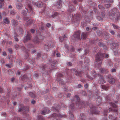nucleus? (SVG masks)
Listing matches in <instances>:
<instances>
[{
    "label": "nucleus",
    "instance_id": "obj_1",
    "mask_svg": "<svg viewBox=\"0 0 120 120\" xmlns=\"http://www.w3.org/2000/svg\"><path fill=\"white\" fill-rule=\"evenodd\" d=\"M108 14L109 18L111 19L114 20L115 18V22H117L120 19V13L116 8L112 9L109 12Z\"/></svg>",
    "mask_w": 120,
    "mask_h": 120
},
{
    "label": "nucleus",
    "instance_id": "obj_15",
    "mask_svg": "<svg viewBox=\"0 0 120 120\" xmlns=\"http://www.w3.org/2000/svg\"><path fill=\"white\" fill-rule=\"evenodd\" d=\"M51 116L53 117V120H60L58 118V115L55 113H53L51 115Z\"/></svg>",
    "mask_w": 120,
    "mask_h": 120
},
{
    "label": "nucleus",
    "instance_id": "obj_12",
    "mask_svg": "<svg viewBox=\"0 0 120 120\" xmlns=\"http://www.w3.org/2000/svg\"><path fill=\"white\" fill-rule=\"evenodd\" d=\"M12 25L14 27L16 26L18 24V22L16 20L13 19L11 21Z\"/></svg>",
    "mask_w": 120,
    "mask_h": 120
},
{
    "label": "nucleus",
    "instance_id": "obj_46",
    "mask_svg": "<svg viewBox=\"0 0 120 120\" xmlns=\"http://www.w3.org/2000/svg\"><path fill=\"white\" fill-rule=\"evenodd\" d=\"M74 103H72L71 104L69 107V108H71V109H73L74 108Z\"/></svg>",
    "mask_w": 120,
    "mask_h": 120
},
{
    "label": "nucleus",
    "instance_id": "obj_41",
    "mask_svg": "<svg viewBox=\"0 0 120 120\" xmlns=\"http://www.w3.org/2000/svg\"><path fill=\"white\" fill-rule=\"evenodd\" d=\"M112 25L114 29H119V26L117 25L113 24H112Z\"/></svg>",
    "mask_w": 120,
    "mask_h": 120
},
{
    "label": "nucleus",
    "instance_id": "obj_37",
    "mask_svg": "<svg viewBox=\"0 0 120 120\" xmlns=\"http://www.w3.org/2000/svg\"><path fill=\"white\" fill-rule=\"evenodd\" d=\"M98 8L101 11L105 9L102 5L101 4L98 5Z\"/></svg>",
    "mask_w": 120,
    "mask_h": 120
},
{
    "label": "nucleus",
    "instance_id": "obj_34",
    "mask_svg": "<svg viewBox=\"0 0 120 120\" xmlns=\"http://www.w3.org/2000/svg\"><path fill=\"white\" fill-rule=\"evenodd\" d=\"M102 87L103 89L105 90H107L109 89V87L108 86H106L103 85H102Z\"/></svg>",
    "mask_w": 120,
    "mask_h": 120
},
{
    "label": "nucleus",
    "instance_id": "obj_52",
    "mask_svg": "<svg viewBox=\"0 0 120 120\" xmlns=\"http://www.w3.org/2000/svg\"><path fill=\"white\" fill-rule=\"evenodd\" d=\"M97 19L99 21L103 20V19L99 16H98L97 17Z\"/></svg>",
    "mask_w": 120,
    "mask_h": 120
},
{
    "label": "nucleus",
    "instance_id": "obj_64",
    "mask_svg": "<svg viewBox=\"0 0 120 120\" xmlns=\"http://www.w3.org/2000/svg\"><path fill=\"white\" fill-rule=\"evenodd\" d=\"M114 54L115 55H118L119 54V52L118 51L114 52Z\"/></svg>",
    "mask_w": 120,
    "mask_h": 120
},
{
    "label": "nucleus",
    "instance_id": "obj_58",
    "mask_svg": "<svg viewBox=\"0 0 120 120\" xmlns=\"http://www.w3.org/2000/svg\"><path fill=\"white\" fill-rule=\"evenodd\" d=\"M26 78V80H27V77H26V75H24L22 77V79L23 80H25V79H24V78Z\"/></svg>",
    "mask_w": 120,
    "mask_h": 120
},
{
    "label": "nucleus",
    "instance_id": "obj_4",
    "mask_svg": "<svg viewBox=\"0 0 120 120\" xmlns=\"http://www.w3.org/2000/svg\"><path fill=\"white\" fill-rule=\"evenodd\" d=\"M80 31H78L75 32L72 37V39L74 41H77L80 39Z\"/></svg>",
    "mask_w": 120,
    "mask_h": 120
},
{
    "label": "nucleus",
    "instance_id": "obj_45",
    "mask_svg": "<svg viewBox=\"0 0 120 120\" xmlns=\"http://www.w3.org/2000/svg\"><path fill=\"white\" fill-rule=\"evenodd\" d=\"M63 76V75H62V74H59L57 76V78H58L59 79V80H60V79H61L60 78L61 77H62Z\"/></svg>",
    "mask_w": 120,
    "mask_h": 120
},
{
    "label": "nucleus",
    "instance_id": "obj_3",
    "mask_svg": "<svg viewBox=\"0 0 120 120\" xmlns=\"http://www.w3.org/2000/svg\"><path fill=\"white\" fill-rule=\"evenodd\" d=\"M74 100L76 102V105L78 106L79 108H82L84 107V101L79 100V98L76 95L74 98Z\"/></svg>",
    "mask_w": 120,
    "mask_h": 120
},
{
    "label": "nucleus",
    "instance_id": "obj_30",
    "mask_svg": "<svg viewBox=\"0 0 120 120\" xmlns=\"http://www.w3.org/2000/svg\"><path fill=\"white\" fill-rule=\"evenodd\" d=\"M33 21L31 19H29V20L27 21V25H30L33 22Z\"/></svg>",
    "mask_w": 120,
    "mask_h": 120
},
{
    "label": "nucleus",
    "instance_id": "obj_59",
    "mask_svg": "<svg viewBox=\"0 0 120 120\" xmlns=\"http://www.w3.org/2000/svg\"><path fill=\"white\" fill-rule=\"evenodd\" d=\"M15 48L17 50V49H18L20 47L17 44L15 45Z\"/></svg>",
    "mask_w": 120,
    "mask_h": 120
},
{
    "label": "nucleus",
    "instance_id": "obj_44",
    "mask_svg": "<svg viewBox=\"0 0 120 120\" xmlns=\"http://www.w3.org/2000/svg\"><path fill=\"white\" fill-rule=\"evenodd\" d=\"M97 32L99 36L101 35L102 34V32L99 30H97Z\"/></svg>",
    "mask_w": 120,
    "mask_h": 120
},
{
    "label": "nucleus",
    "instance_id": "obj_20",
    "mask_svg": "<svg viewBox=\"0 0 120 120\" xmlns=\"http://www.w3.org/2000/svg\"><path fill=\"white\" fill-rule=\"evenodd\" d=\"M74 7L72 5H70L69 7V11L70 12H72L74 10Z\"/></svg>",
    "mask_w": 120,
    "mask_h": 120
},
{
    "label": "nucleus",
    "instance_id": "obj_38",
    "mask_svg": "<svg viewBox=\"0 0 120 120\" xmlns=\"http://www.w3.org/2000/svg\"><path fill=\"white\" fill-rule=\"evenodd\" d=\"M115 80L114 78H111L109 80V82L110 83H113L115 82Z\"/></svg>",
    "mask_w": 120,
    "mask_h": 120
},
{
    "label": "nucleus",
    "instance_id": "obj_24",
    "mask_svg": "<svg viewBox=\"0 0 120 120\" xmlns=\"http://www.w3.org/2000/svg\"><path fill=\"white\" fill-rule=\"evenodd\" d=\"M28 11V10L26 8V10H23L22 11V14L23 15V16H26L27 12Z\"/></svg>",
    "mask_w": 120,
    "mask_h": 120
},
{
    "label": "nucleus",
    "instance_id": "obj_33",
    "mask_svg": "<svg viewBox=\"0 0 120 120\" xmlns=\"http://www.w3.org/2000/svg\"><path fill=\"white\" fill-rule=\"evenodd\" d=\"M102 1H104V2L105 3H112L113 2V0H103Z\"/></svg>",
    "mask_w": 120,
    "mask_h": 120
},
{
    "label": "nucleus",
    "instance_id": "obj_7",
    "mask_svg": "<svg viewBox=\"0 0 120 120\" xmlns=\"http://www.w3.org/2000/svg\"><path fill=\"white\" fill-rule=\"evenodd\" d=\"M73 71H74V74L76 75L77 76H81L82 73V71H79L75 70V69L73 70Z\"/></svg>",
    "mask_w": 120,
    "mask_h": 120
},
{
    "label": "nucleus",
    "instance_id": "obj_49",
    "mask_svg": "<svg viewBox=\"0 0 120 120\" xmlns=\"http://www.w3.org/2000/svg\"><path fill=\"white\" fill-rule=\"evenodd\" d=\"M47 57V55L46 54H43L42 56V58L43 59H45Z\"/></svg>",
    "mask_w": 120,
    "mask_h": 120
},
{
    "label": "nucleus",
    "instance_id": "obj_9",
    "mask_svg": "<svg viewBox=\"0 0 120 120\" xmlns=\"http://www.w3.org/2000/svg\"><path fill=\"white\" fill-rule=\"evenodd\" d=\"M62 2L61 0H58L57 2L55 4V5L57 7L58 9H59L61 6Z\"/></svg>",
    "mask_w": 120,
    "mask_h": 120
},
{
    "label": "nucleus",
    "instance_id": "obj_21",
    "mask_svg": "<svg viewBox=\"0 0 120 120\" xmlns=\"http://www.w3.org/2000/svg\"><path fill=\"white\" fill-rule=\"evenodd\" d=\"M101 72L103 73H107L108 72V70L105 68H101Z\"/></svg>",
    "mask_w": 120,
    "mask_h": 120
},
{
    "label": "nucleus",
    "instance_id": "obj_22",
    "mask_svg": "<svg viewBox=\"0 0 120 120\" xmlns=\"http://www.w3.org/2000/svg\"><path fill=\"white\" fill-rule=\"evenodd\" d=\"M35 4L38 7L41 8L43 6L42 3L40 2L36 3Z\"/></svg>",
    "mask_w": 120,
    "mask_h": 120
},
{
    "label": "nucleus",
    "instance_id": "obj_10",
    "mask_svg": "<svg viewBox=\"0 0 120 120\" xmlns=\"http://www.w3.org/2000/svg\"><path fill=\"white\" fill-rule=\"evenodd\" d=\"M50 111L49 109L47 108H45L44 109L43 111L41 112V114L42 115H45V114L49 113Z\"/></svg>",
    "mask_w": 120,
    "mask_h": 120
},
{
    "label": "nucleus",
    "instance_id": "obj_60",
    "mask_svg": "<svg viewBox=\"0 0 120 120\" xmlns=\"http://www.w3.org/2000/svg\"><path fill=\"white\" fill-rule=\"evenodd\" d=\"M111 71L112 72H115L116 71V69L114 68H112L111 69Z\"/></svg>",
    "mask_w": 120,
    "mask_h": 120
},
{
    "label": "nucleus",
    "instance_id": "obj_26",
    "mask_svg": "<svg viewBox=\"0 0 120 120\" xmlns=\"http://www.w3.org/2000/svg\"><path fill=\"white\" fill-rule=\"evenodd\" d=\"M56 80L58 81L60 83V84H61L62 85L64 84H65V82L63 81L62 79H60L59 80V79L58 78L56 79Z\"/></svg>",
    "mask_w": 120,
    "mask_h": 120
},
{
    "label": "nucleus",
    "instance_id": "obj_62",
    "mask_svg": "<svg viewBox=\"0 0 120 120\" xmlns=\"http://www.w3.org/2000/svg\"><path fill=\"white\" fill-rule=\"evenodd\" d=\"M22 65V63L20 61H19V62L18 63V62L17 65L20 66Z\"/></svg>",
    "mask_w": 120,
    "mask_h": 120
},
{
    "label": "nucleus",
    "instance_id": "obj_17",
    "mask_svg": "<svg viewBox=\"0 0 120 120\" xmlns=\"http://www.w3.org/2000/svg\"><path fill=\"white\" fill-rule=\"evenodd\" d=\"M16 6L17 9H20L22 7L23 5L21 3H19L16 4Z\"/></svg>",
    "mask_w": 120,
    "mask_h": 120
},
{
    "label": "nucleus",
    "instance_id": "obj_39",
    "mask_svg": "<svg viewBox=\"0 0 120 120\" xmlns=\"http://www.w3.org/2000/svg\"><path fill=\"white\" fill-rule=\"evenodd\" d=\"M109 104L111 106L113 107L116 108L117 106V105H116L113 102H110Z\"/></svg>",
    "mask_w": 120,
    "mask_h": 120
},
{
    "label": "nucleus",
    "instance_id": "obj_13",
    "mask_svg": "<svg viewBox=\"0 0 120 120\" xmlns=\"http://www.w3.org/2000/svg\"><path fill=\"white\" fill-rule=\"evenodd\" d=\"M95 98L97 101L98 103H100L101 102V99L100 97L97 94H95Z\"/></svg>",
    "mask_w": 120,
    "mask_h": 120
},
{
    "label": "nucleus",
    "instance_id": "obj_55",
    "mask_svg": "<svg viewBox=\"0 0 120 120\" xmlns=\"http://www.w3.org/2000/svg\"><path fill=\"white\" fill-rule=\"evenodd\" d=\"M98 44L100 46L103 47L104 45L101 42L99 43Z\"/></svg>",
    "mask_w": 120,
    "mask_h": 120
},
{
    "label": "nucleus",
    "instance_id": "obj_32",
    "mask_svg": "<svg viewBox=\"0 0 120 120\" xmlns=\"http://www.w3.org/2000/svg\"><path fill=\"white\" fill-rule=\"evenodd\" d=\"M56 61H54L52 62L51 65L52 68L56 67Z\"/></svg>",
    "mask_w": 120,
    "mask_h": 120
},
{
    "label": "nucleus",
    "instance_id": "obj_16",
    "mask_svg": "<svg viewBox=\"0 0 120 120\" xmlns=\"http://www.w3.org/2000/svg\"><path fill=\"white\" fill-rule=\"evenodd\" d=\"M67 38V35H64L62 36H60L59 38V40L60 41L62 42H63L64 39Z\"/></svg>",
    "mask_w": 120,
    "mask_h": 120
},
{
    "label": "nucleus",
    "instance_id": "obj_61",
    "mask_svg": "<svg viewBox=\"0 0 120 120\" xmlns=\"http://www.w3.org/2000/svg\"><path fill=\"white\" fill-rule=\"evenodd\" d=\"M36 52V51L35 49H32L31 51V53H34Z\"/></svg>",
    "mask_w": 120,
    "mask_h": 120
},
{
    "label": "nucleus",
    "instance_id": "obj_14",
    "mask_svg": "<svg viewBox=\"0 0 120 120\" xmlns=\"http://www.w3.org/2000/svg\"><path fill=\"white\" fill-rule=\"evenodd\" d=\"M100 80L98 81L99 83L100 84H103L105 82V81L104 80L103 76L101 75H100Z\"/></svg>",
    "mask_w": 120,
    "mask_h": 120
},
{
    "label": "nucleus",
    "instance_id": "obj_47",
    "mask_svg": "<svg viewBox=\"0 0 120 120\" xmlns=\"http://www.w3.org/2000/svg\"><path fill=\"white\" fill-rule=\"evenodd\" d=\"M70 117L71 119H73L74 118V115L71 113H69Z\"/></svg>",
    "mask_w": 120,
    "mask_h": 120
},
{
    "label": "nucleus",
    "instance_id": "obj_57",
    "mask_svg": "<svg viewBox=\"0 0 120 120\" xmlns=\"http://www.w3.org/2000/svg\"><path fill=\"white\" fill-rule=\"evenodd\" d=\"M16 18L18 20H20V18L19 15H17L16 16Z\"/></svg>",
    "mask_w": 120,
    "mask_h": 120
},
{
    "label": "nucleus",
    "instance_id": "obj_11",
    "mask_svg": "<svg viewBox=\"0 0 120 120\" xmlns=\"http://www.w3.org/2000/svg\"><path fill=\"white\" fill-rule=\"evenodd\" d=\"M88 33L87 32H83L82 34L81 38L82 39L85 40L87 37Z\"/></svg>",
    "mask_w": 120,
    "mask_h": 120
},
{
    "label": "nucleus",
    "instance_id": "obj_43",
    "mask_svg": "<svg viewBox=\"0 0 120 120\" xmlns=\"http://www.w3.org/2000/svg\"><path fill=\"white\" fill-rule=\"evenodd\" d=\"M108 111V110H107L106 109H105L104 110L103 112V115L104 116H107V113Z\"/></svg>",
    "mask_w": 120,
    "mask_h": 120
},
{
    "label": "nucleus",
    "instance_id": "obj_48",
    "mask_svg": "<svg viewBox=\"0 0 120 120\" xmlns=\"http://www.w3.org/2000/svg\"><path fill=\"white\" fill-rule=\"evenodd\" d=\"M104 34L106 37H107V38H109V33H108L106 31L104 32Z\"/></svg>",
    "mask_w": 120,
    "mask_h": 120
},
{
    "label": "nucleus",
    "instance_id": "obj_29",
    "mask_svg": "<svg viewBox=\"0 0 120 120\" xmlns=\"http://www.w3.org/2000/svg\"><path fill=\"white\" fill-rule=\"evenodd\" d=\"M59 15V14L57 12H54L53 13L52 15H51V17L53 18L58 16Z\"/></svg>",
    "mask_w": 120,
    "mask_h": 120
},
{
    "label": "nucleus",
    "instance_id": "obj_54",
    "mask_svg": "<svg viewBox=\"0 0 120 120\" xmlns=\"http://www.w3.org/2000/svg\"><path fill=\"white\" fill-rule=\"evenodd\" d=\"M44 48L46 50H48V47L47 45H45L44 46Z\"/></svg>",
    "mask_w": 120,
    "mask_h": 120
},
{
    "label": "nucleus",
    "instance_id": "obj_36",
    "mask_svg": "<svg viewBox=\"0 0 120 120\" xmlns=\"http://www.w3.org/2000/svg\"><path fill=\"white\" fill-rule=\"evenodd\" d=\"M16 12L14 10H11L10 12V15H14L16 14Z\"/></svg>",
    "mask_w": 120,
    "mask_h": 120
},
{
    "label": "nucleus",
    "instance_id": "obj_6",
    "mask_svg": "<svg viewBox=\"0 0 120 120\" xmlns=\"http://www.w3.org/2000/svg\"><path fill=\"white\" fill-rule=\"evenodd\" d=\"M89 107L90 109H91L90 112L92 114H97L98 113L96 111V108L94 106L92 105L91 104L89 105Z\"/></svg>",
    "mask_w": 120,
    "mask_h": 120
},
{
    "label": "nucleus",
    "instance_id": "obj_56",
    "mask_svg": "<svg viewBox=\"0 0 120 120\" xmlns=\"http://www.w3.org/2000/svg\"><path fill=\"white\" fill-rule=\"evenodd\" d=\"M109 32L112 35H114L115 34V32L113 30H111Z\"/></svg>",
    "mask_w": 120,
    "mask_h": 120
},
{
    "label": "nucleus",
    "instance_id": "obj_2",
    "mask_svg": "<svg viewBox=\"0 0 120 120\" xmlns=\"http://www.w3.org/2000/svg\"><path fill=\"white\" fill-rule=\"evenodd\" d=\"M109 57V55L108 54H105L100 52H98L96 56L95 60L96 63L95 67H100L101 64V61L103 59L104 57L108 58Z\"/></svg>",
    "mask_w": 120,
    "mask_h": 120
},
{
    "label": "nucleus",
    "instance_id": "obj_50",
    "mask_svg": "<svg viewBox=\"0 0 120 120\" xmlns=\"http://www.w3.org/2000/svg\"><path fill=\"white\" fill-rule=\"evenodd\" d=\"M105 6L106 8H109L111 6V4H106L105 5Z\"/></svg>",
    "mask_w": 120,
    "mask_h": 120
},
{
    "label": "nucleus",
    "instance_id": "obj_28",
    "mask_svg": "<svg viewBox=\"0 0 120 120\" xmlns=\"http://www.w3.org/2000/svg\"><path fill=\"white\" fill-rule=\"evenodd\" d=\"M47 68V66L46 65H43L42 67V69L43 70L42 72L44 73L45 70L46 69V68Z\"/></svg>",
    "mask_w": 120,
    "mask_h": 120
},
{
    "label": "nucleus",
    "instance_id": "obj_23",
    "mask_svg": "<svg viewBox=\"0 0 120 120\" xmlns=\"http://www.w3.org/2000/svg\"><path fill=\"white\" fill-rule=\"evenodd\" d=\"M27 108V107H24L23 105L21 106L19 108V109L18 110V111L19 112H21L22 111L26 109Z\"/></svg>",
    "mask_w": 120,
    "mask_h": 120
},
{
    "label": "nucleus",
    "instance_id": "obj_8",
    "mask_svg": "<svg viewBox=\"0 0 120 120\" xmlns=\"http://www.w3.org/2000/svg\"><path fill=\"white\" fill-rule=\"evenodd\" d=\"M31 36L30 34L29 33V32H27V34L25 38H24V41L25 42H26L27 41L30 40L31 38Z\"/></svg>",
    "mask_w": 120,
    "mask_h": 120
},
{
    "label": "nucleus",
    "instance_id": "obj_25",
    "mask_svg": "<svg viewBox=\"0 0 120 120\" xmlns=\"http://www.w3.org/2000/svg\"><path fill=\"white\" fill-rule=\"evenodd\" d=\"M33 41L35 43H39V40L37 37H36L33 40Z\"/></svg>",
    "mask_w": 120,
    "mask_h": 120
},
{
    "label": "nucleus",
    "instance_id": "obj_53",
    "mask_svg": "<svg viewBox=\"0 0 120 120\" xmlns=\"http://www.w3.org/2000/svg\"><path fill=\"white\" fill-rule=\"evenodd\" d=\"M92 74L94 76V78H95L96 77V73L95 71H93V72L92 73Z\"/></svg>",
    "mask_w": 120,
    "mask_h": 120
},
{
    "label": "nucleus",
    "instance_id": "obj_19",
    "mask_svg": "<svg viewBox=\"0 0 120 120\" xmlns=\"http://www.w3.org/2000/svg\"><path fill=\"white\" fill-rule=\"evenodd\" d=\"M81 15L79 14H77L75 17V19L77 21H79L81 19Z\"/></svg>",
    "mask_w": 120,
    "mask_h": 120
},
{
    "label": "nucleus",
    "instance_id": "obj_27",
    "mask_svg": "<svg viewBox=\"0 0 120 120\" xmlns=\"http://www.w3.org/2000/svg\"><path fill=\"white\" fill-rule=\"evenodd\" d=\"M3 21L4 23L6 24H9L10 22L9 20L7 18L4 19Z\"/></svg>",
    "mask_w": 120,
    "mask_h": 120
},
{
    "label": "nucleus",
    "instance_id": "obj_5",
    "mask_svg": "<svg viewBox=\"0 0 120 120\" xmlns=\"http://www.w3.org/2000/svg\"><path fill=\"white\" fill-rule=\"evenodd\" d=\"M26 3L27 6L30 11L29 12L30 14L32 15H34L35 13L31 5L30 2L29 1L27 0V1Z\"/></svg>",
    "mask_w": 120,
    "mask_h": 120
},
{
    "label": "nucleus",
    "instance_id": "obj_35",
    "mask_svg": "<svg viewBox=\"0 0 120 120\" xmlns=\"http://www.w3.org/2000/svg\"><path fill=\"white\" fill-rule=\"evenodd\" d=\"M23 19L24 21H27V22L29 20V19H30L29 17L26 16H23Z\"/></svg>",
    "mask_w": 120,
    "mask_h": 120
},
{
    "label": "nucleus",
    "instance_id": "obj_31",
    "mask_svg": "<svg viewBox=\"0 0 120 120\" xmlns=\"http://www.w3.org/2000/svg\"><path fill=\"white\" fill-rule=\"evenodd\" d=\"M108 66L109 67H111V66L112 67L113 66V64L111 61H108L107 64Z\"/></svg>",
    "mask_w": 120,
    "mask_h": 120
},
{
    "label": "nucleus",
    "instance_id": "obj_63",
    "mask_svg": "<svg viewBox=\"0 0 120 120\" xmlns=\"http://www.w3.org/2000/svg\"><path fill=\"white\" fill-rule=\"evenodd\" d=\"M109 119H110L112 120L113 118V116L110 115H109Z\"/></svg>",
    "mask_w": 120,
    "mask_h": 120
},
{
    "label": "nucleus",
    "instance_id": "obj_51",
    "mask_svg": "<svg viewBox=\"0 0 120 120\" xmlns=\"http://www.w3.org/2000/svg\"><path fill=\"white\" fill-rule=\"evenodd\" d=\"M52 110L53 111H58V109L54 107H52Z\"/></svg>",
    "mask_w": 120,
    "mask_h": 120
},
{
    "label": "nucleus",
    "instance_id": "obj_42",
    "mask_svg": "<svg viewBox=\"0 0 120 120\" xmlns=\"http://www.w3.org/2000/svg\"><path fill=\"white\" fill-rule=\"evenodd\" d=\"M41 56V54L39 52L37 53V56L36 57V59L38 60L39 59V57H40Z\"/></svg>",
    "mask_w": 120,
    "mask_h": 120
},
{
    "label": "nucleus",
    "instance_id": "obj_18",
    "mask_svg": "<svg viewBox=\"0 0 120 120\" xmlns=\"http://www.w3.org/2000/svg\"><path fill=\"white\" fill-rule=\"evenodd\" d=\"M28 94L30 96L31 98H34L36 97V94L34 92H29Z\"/></svg>",
    "mask_w": 120,
    "mask_h": 120
},
{
    "label": "nucleus",
    "instance_id": "obj_40",
    "mask_svg": "<svg viewBox=\"0 0 120 120\" xmlns=\"http://www.w3.org/2000/svg\"><path fill=\"white\" fill-rule=\"evenodd\" d=\"M38 119L39 120H44V119L42 116H38Z\"/></svg>",
    "mask_w": 120,
    "mask_h": 120
}]
</instances>
